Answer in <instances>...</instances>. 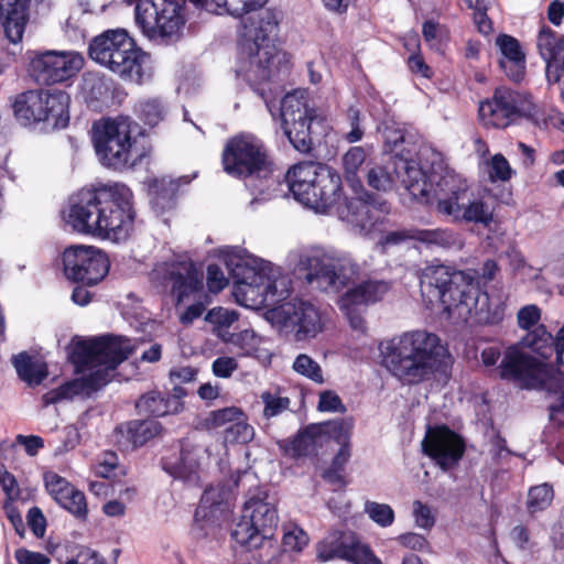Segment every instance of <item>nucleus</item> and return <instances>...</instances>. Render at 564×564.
Wrapping results in <instances>:
<instances>
[{"mask_svg":"<svg viewBox=\"0 0 564 564\" xmlns=\"http://www.w3.org/2000/svg\"><path fill=\"white\" fill-rule=\"evenodd\" d=\"M297 265L306 271V280L316 282L321 288L339 292V310L347 317L350 327L359 333L366 332L364 313L367 306L377 303L390 290L383 280L368 279L358 282L360 267L347 252L332 248L311 247L299 253Z\"/></svg>","mask_w":564,"mask_h":564,"instance_id":"1","label":"nucleus"},{"mask_svg":"<svg viewBox=\"0 0 564 564\" xmlns=\"http://www.w3.org/2000/svg\"><path fill=\"white\" fill-rule=\"evenodd\" d=\"M208 12L241 17V56L237 75L251 85L274 77L285 55L275 45L279 19L271 9L261 8L268 0H188Z\"/></svg>","mask_w":564,"mask_h":564,"instance_id":"2","label":"nucleus"},{"mask_svg":"<svg viewBox=\"0 0 564 564\" xmlns=\"http://www.w3.org/2000/svg\"><path fill=\"white\" fill-rule=\"evenodd\" d=\"M421 295L430 304H441L448 317L468 324H498L505 305L491 300L476 284L475 272L438 264L426 267L421 274Z\"/></svg>","mask_w":564,"mask_h":564,"instance_id":"3","label":"nucleus"},{"mask_svg":"<svg viewBox=\"0 0 564 564\" xmlns=\"http://www.w3.org/2000/svg\"><path fill=\"white\" fill-rule=\"evenodd\" d=\"M64 218L75 232L123 241L133 229L132 193L124 185L110 193L82 189L69 198Z\"/></svg>","mask_w":564,"mask_h":564,"instance_id":"4","label":"nucleus"},{"mask_svg":"<svg viewBox=\"0 0 564 564\" xmlns=\"http://www.w3.org/2000/svg\"><path fill=\"white\" fill-rule=\"evenodd\" d=\"M133 350L130 339L120 336H105L99 339L78 341L72 352L80 378L68 381L44 395L46 404L72 400L89 394L107 384L119 364Z\"/></svg>","mask_w":564,"mask_h":564,"instance_id":"5","label":"nucleus"},{"mask_svg":"<svg viewBox=\"0 0 564 564\" xmlns=\"http://www.w3.org/2000/svg\"><path fill=\"white\" fill-rule=\"evenodd\" d=\"M223 257L234 279L232 295L241 306L261 310L289 296L290 279L271 262L238 247H227Z\"/></svg>","mask_w":564,"mask_h":564,"instance_id":"6","label":"nucleus"},{"mask_svg":"<svg viewBox=\"0 0 564 564\" xmlns=\"http://www.w3.org/2000/svg\"><path fill=\"white\" fill-rule=\"evenodd\" d=\"M381 351L386 367L408 384L446 378L452 367V357L441 339L424 330L405 333Z\"/></svg>","mask_w":564,"mask_h":564,"instance_id":"7","label":"nucleus"},{"mask_svg":"<svg viewBox=\"0 0 564 564\" xmlns=\"http://www.w3.org/2000/svg\"><path fill=\"white\" fill-rule=\"evenodd\" d=\"M436 212L452 221L479 224L488 227L494 220V207L481 195H473L467 181L451 170H445L431 195Z\"/></svg>","mask_w":564,"mask_h":564,"instance_id":"8","label":"nucleus"},{"mask_svg":"<svg viewBox=\"0 0 564 564\" xmlns=\"http://www.w3.org/2000/svg\"><path fill=\"white\" fill-rule=\"evenodd\" d=\"M88 53L93 61L124 80L141 84L149 77L145 53L137 47L123 29L107 30L95 36Z\"/></svg>","mask_w":564,"mask_h":564,"instance_id":"9","label":"nucleus"},{"mask_svg":"<svg viewBox=\"0 0 564 564\" xmlns=\"http://www.w3.org/2000/svg\"><path fill=\"white\" fill-rule=\"evenodd\" d=\"M93 141L102 165L122 171L141 164L149 149L132 137V122L128 118L104 119L93 127Z\"/></svg>","mask_w":564,"mask_h":564,"instance_id":"10","label":"nucleus"},{"mask_svg":"<svg viewBox=\"0 0 564 564\" xmlns=\"http://www.w3.org/2000/svg\"><path fill=\"white\" fill-rule=\"evenodd\" d=\"M285 178L294 198L317 213L327 212L340 198V175L325 164L297 163L289 169Z\"/></svg>","mask_w":564,"mask_h":564,"instance_id":"11","label":"nucleus"},{"mask_svg":"<svg viewBox=\"0 0 564 564\" xmlns=\"http://www.w3.org/2000/svg\"><path fill=\"white\" fill-rule=\"evenodd\" d=\"M500 376L527 389H542L555 394L551 413L564 412V377L555 373L543 361L518 348L507 349L500 364Z\"/></svg>","mask_w":564,"mask_h":564,"instance_id":"12","label":"nucleus"},{"mask_svg":"<svg viewBox=\"0 0 564 564\" xmlns=\"http://www.w3.org/2000/svg\"><path fill=\"white\" fill-rule=\"evenodd\" d=\"M279 517L275 503L263 490L249 496L232 531L234 540L248 549H259L273 538Z\"/></svg>","mask_w":564,"mask_h":564,"instance_id":"13","label":"nucleus"},{"mask_svg":"<svg viewBox=\"0 0 564 564\" xmlns=\"http://www.w3.org/2000/svg\"><path fill=\"white\" fill-rule=\"evenodd\" d=\"M69 96L58 89H36L20 94L13 104L17 120L23 126L47 122L64 128L69 120Z\"/></svg>","mask_w":564,"mask_h":564,"instance_id":"14","label":"nucleus"},{"mask_svg":"<svg viewBox=\"0 0 564 564\" xmlns=\"http://www.w3.org/2000/svg\"><path fill=\"white\" fill-rule=\"evenodd\" d=\"M135 22L150 40L175 41L185 25L182 0H140Z\"/></svg>","mask_w":564,"mask_h":564,"instance_id":"15","label":"nucleus"},{"mask_svg":"<svg viewBox=\"0 0 564 564\" xmlns=\"http://www.w3.org/2000/svg\"><path fill=\"white\" fill-rule=\"evenodd\" d=\"M223 165L226 173L236 177H267L271 172L263 143L251 134H240L227 142Z\"/></svg>","mask_w":564,"mask_h":564,"instance_id":"16","label":"nucleus"},{"mask_svg":"<svg viewBox=\"0 0 564 564\" xmlns=\"http://www.w3.org/2000/svg\"><path fill=\"white\" fill-rule=\"evenodd\" d=\"M282 128L291 144L300 152L312 148L311 126L317 118L308 106L304 91L295 90L284 96L281 102Z\"/></svg>","mask_w":564,"mask_h":564,"instance_id":"17","label":"nucleus"},{"mask_svg":"<svg viewBox=\"0 0 564 564\" xmlns=\"http://www.w3.org/2000/svg\"><path fill=\"white\" fill-rule=\"evenodd\" d=\"M202 272L185 256H174L159 262L150 273L152 282L164 288L171 286L178 302L202 291Z\"/></svg>","mask_w":564,"mask_h":564,"instance_id":"18","label":"nucleus"},{"mask_svg":"<svg viewBox=\"0 0 564 564\" xmlns=\"http://www.w3.org/2000/svg\"><path fill=\"white\" fill-rule=\"evenodd\" d=\"M64 273L67 279L95 285L102 281L109 271V260L93 246H73L63 252Z\"/></svg>","mask_w":564,"mask_h":564,"instance_id":"19","label":"nucleus"},{"mask_svg":"<svg viewBox=\"0 0 564 564\" xmlns=\"http://www.w3.org/2000/svg\"><path fill=\"white\" fill-rule=\"evenodd\" d=\"M84 66V57L75 51H45L30 62V72L40 83L53 85L74 77Z\"/></svg>","mask_w":564,"mask_h":564,"instance_id":"20","label":"nucleus"},{"mask_svg":"<svg viewBox=\"0 0 564 564\" xmlns=\"http://www.w3.org/2000/svg\"><path fill=\"white\" fill-rule=\"evenodd\" d=\"M316 556L321 562L340 558L354 564H382L369 546L361 543L352 532L329 533L317 543Z\"/></svg>","mask_w":564,"mask_h":564,"instance_id":"21","label":"nucleus"},{"mask_svg":"<svg viewBox=\"0 0 564 564\" xmlns=\"http://www.w3.org/2000/svg\"><path fill=\"white\" fill-rule=\"evenodd\" d=\"M525 104V98L518 91L499 87L491 99L480 104L479 117L485 126L507 128L527 110Z\"/></svg>","mask_w":564,"mask_h":564,"instance_id":"22","label":"nucleus"},{"mask_svg":"<svg viewBox=\"0 0 564 564\" xmlns=\"http://www.w3.org/2000/svg\"><path fill=\"white\" fill-rule=\"evenodd\" d=\"M424 454L443 470L455 467L465 452L463 438L445 426L430 427L422 441Z\"/></svg>","mask_w":564,"mask_h":564,"instance_id":"23","label":"nucleus"},{"mask_svg":"<svg viewBox=\"0 0 564 564\" xmlns=\"http://www.w3.org/2000/svg\"><path fill=\"white\" fill-rule=\"evenodd\" d=\"M275 314L285 327L294 329L297 340L315 337L323 328L318 310L308 302L285 303L275 311Z\"/></svg>","mask_w":564,"mask_h":564,"instance_id":"24","label":"nucleus"},{"mask_svg":"<svg viewBox=\"0 0 564 564\" xmlns=\"http://www.w3.org/2000/svg\"><path fill=\"white\" fill-rule=\"evenodd\" d=\"M51 0H0V23L12 44L22 41L31 7L50 6Z\"/></svg>","mask_w":564,"mask_h":564,"instance_id":"25","label":"nucleus"},{"mask_svg":"<svg viewBox=\"0 0 564 564\" xmlns=\"http://www.w3.org/2000/svg\"><path fill=\"white\" fill-rule=\"evenodd\" d=\"M394 170L401 177L406 191L420 202L431 204V195L442 173L433 171L430 175L414 160L399 158L394 162Z\"/></svg>","mask_w":564,"mask_h":564,"instance_id":"26","label":"nucleus"},{"mask_svg":"<svg viewBox=\"0 0 564 564\" xmlns=\"http://www.w3.org/2000/svg\"><path fill=\"white\" fill-rule=\"evenodd\" d=\"M370 195L365 197L350 198L347 204L348 221L357 227L362 235H370L377 230L379 224L383 219V215L388 213L384 203L377 207L369 202Z\"/></svg>","mask_w":564,"mask_h":564,"instance_id":"27","label":"nucleus"},{"mask_svg":"<svg viewBox=\"0 0 564 564\" xmlns=\"http://www.w3.org/2000/svg\"><path fill=\"white\" fill-rule=\"evenodd\" d=\"M501 57L499 65L508 78L520 82L525 75V53L520 42L508 34H500L496 39Z\"/></svg>","mask_w":564,"mask_h":564,"instance_id":"28","label":"nucleus"},{"mask_svg":"<svg viewBox=\"0 0 564 564\" xmlns=\"http://www.w3.org/2000/svg\"><path fill=\"white\" fill-rule=\"evenodd\" d=\"M228 491L223 486L209 487L200 498L195 512L196 521L215 523L225 518L229 511Z\"/></svg>","mask_w":564,"mask_h":564,"instance_id":"29","label":"nucleus"},{"mask_svg":"<svg viewBox=\"0 0 564 564\" xmlns=\"http://www.w3.org/2000/svg\"><path fill=\"white\" fill-rule=\"evenodd\" d=\"M540 55L545 61L549 74L557 77L558 61L564 55V34L557 37L547 26H542L536 39Z\"/></svg>","mask_w":564,"mask_h":564,"instance_id":"30","label":"nucleus"},{"mask_svg":"<svg viewBox=\"0 0 564 564\" xmlns=\"http://www.w3.org/2000/svg\"><path fill=\"white\" fill-rule=\"evenodd\" d=\"M414 240L429 248L460 250L464 247L462 235L449 228L414 229Z\"/></svg>","mask_w":564,"mask_h":564,"instance_id":"31","label":"nucleus"},{"mask_svg":"<svg viewBox=\"0 0 564 564\" xmlns=\"http://www.w3.org/2000/svg\"><path fill=\"white\" fill-rule=\"evenodd\" d=\"M137 408L143 414L164 416L182 411L183 402L177 399H169L167 395L159 391H151L139 399Z\"/></svg>","mask_w":564,"mask_h":564,"instance_id":"32","label":"nucleus"},{"mask_svg":"<svg viewBox=\"0 0 564 564\" xmlns=\"http://www.w3.org/2000/svg\"><path fill=\"white\" fill-rule=\"evenodd\" d=\"M162 465L172 477L186 480L198 468L197 454L194 449L181 448L178 455L163 457Z\"/></svg>","mask_w":564,"mask_h":564,"instance_id":"33","label":"nucleus"},{"mask_svg":"<svg viewBox=\"0 0 564 564\" xmlns=\"http://www.w3.org/2000/svg\"><path fill=\"white\" fill-rule=\"evenodd\" d=\"M326 440L324 427L321 424H313L300 432L291 443V451L294 456H306L314 454Z\"/></svg>","mask_w":564,"mask_h":564,"instance_id":"34","label":"nucleus"},{"mask_svg":"<svg viewBox=\"0 0 564 564\" xmlns=\"http://www.w3.org/2000/svg\"><path fill=\"white\" fill-rule=\"evenodd\" d=\"M19 377L29 384H40L47 377L46 364L22 352L13 358Z\"/></svg>","mask_w":564,"mask_h":564,"instance_id":"35","label":"nucleus"},{"mask_svg":"<svg viewBox=\"0 0 564 564\" xmlns=\"http://www.w3.org/2000/svg\"><path fill=\"white\" fill-rule=\"evenodd\" d=\"M80 91L88 105L106 99L109 95L107 80L97 73H87L83 76Z\"/></svg>","mask_w":564,"mask_h":564,"instance_id":"36","label":"nucleus"},{"mask_svg":"<svg viewBox=\"0 0 564 564\" xmlns=\"http://www.w3.org/2000/svg\"><path fill=\"white\" fill-rule=\"evenodd\" d=\"M260 399L263 404L262 415L265 420L279 416L290 409L291 400L279 387L261 392Z\"/></svg>","mask_w":564,"mask_h":564,"instance_id":"37","label":"nucleus"},{"mask_svg":"<svg viewBox=\"0 0 564 564\" xmlns=\"http://www.w3.org/2000/svg\"><path fill=\"white\" fill-rule=\"evenodd\" d=\"M282 531V549L285 553L299 554L310 543L308 534L294 522L284 523Z\"/></svg>","mask_w":564,"mask_h":564,"instance_id":"38","label":"nucleus"},{"mask_svg":"<svg viewBox=\"0 0 564 564\" xmlns=\"http://www.w3.org/2000/svg\"><path fill=\"white\" fill-rule=\"evenodd\" d=\"M161 430V424L155 420L134 421L128 426V437L133 447H138L159 435Z\"/></svg>","mask_w":564,"mask_h":564,"instance_id":"39","label":"nucleus"},{"mask_svg":"<svg viewBox=\"0 0 564 564\" xmlns=\"http://www.w3.org/2000/svg\"><path fill=\"white\" fill-rule=\"evenodd\" d=\"M254 435L256 432L253 426L247 422V417L242 412L241 419H238L234 424H230L225 429L224 441L229 444H246L251 442Z\"/></svg>","mask_w":564,"mask_h":564,"instance_id":"40","label":"nucleus"},{"mask_svg":"<svg viewBox=\"0 0 564 564\" xmlns=\"http://www.w3.org/2000/svg\"><path fill=\"white\" fill-rule=\"evenodd\" d=\"M553 487L547 484H541L531 487L528 492L527 507L531 513L545 510L553 501Z\"/></svg>","mask_w":564,"mask_h":564,"instance_id":"41","label":"nucleus"},{"mask_svg":"<svg viewBox=\"0 0 564 564\" xmlns=\"http://www.w3.org/2000/svg\"><path fill=\"white\" fill-rule=\"evenodd\" d=\"M366 158L367 151L360 145L351 147L344 153L341 164L345 176L348 181L355 184L357 173L365 163Z\"/></svg>","mask_w":564,"mask_h":564,"instance_id":"42","label":"nucleus"},{"mask_svg":"<svg viewBox=\"0 0 564 564\" xmlns=\"http://www.w3.org/2000/svg\"><path fill=\"white\" fill-rule=\"evenodd\" d=\"M394 165L389 169L388 166L375 165L367 173V183L370 187L377 191L387 192L393 187L394 184Z\"/></svg>","mask_w":564,"mask_h":564,"instance_id":"43","label":"nucleus"},{"mask_svg":"<svg viewBox=\"0 0 564 564\" xmlns=\"http://www.w3.org/2000/svg\"><path fill=\"white\" fill-rule=\"evenodd\" d=\"M293 370L314 381L315 383H324L323 370L317 361L306 354H300L292 365Z\"/></svg>","mask_w":564,"mask_h":564,"instance_id":"44","label":"nucleus"},{"mask_svg":"<svg viewBox=\"0 0 564 564\" xmlns=\"http://www.w3.org/2000/svg\"><path fill=\"white\" fill-rule=\"evenodd\" d=\"M221 337L224 340L237 346L242 351L241 355L243 356L253 355L261 343V338L252 329H245L237 334H231L229 338H226L224 335H221Z\"/></svg>","mask_w":564,"mask_h":564,"instance_id":"45","label":"nucleus"},{"mask_svg":"<svg viewBox=\"0 0 564 564\" xmlns=\"http://www.w3.org/2000/svg\"><path fill=\"white\" fill-rule=\"evenodd\" d=\"M553 341L552 335L545 329L544 326H538L532 333L528 334L523 344L532 350L540 354L543 358L549 357L551 351V344Z\"/></svg>","mask_w":564,"mask_h":564,"instance_id":"46","label":"nucleus"},{"mask_svg":"<svg viewBox=\"0 0 564 564\" xmlns=\"http://www.w3.org/2000/svg\"><path fill=\"white\" fill-rule=\"evenodd\" d=\"M364 510L375 523L382 528L390 527L394 521V511L387 503L366 501Z\"/></svg>","mask_w":564,"mask_h":564,"instance_id":"47","label":"nucleus"},{"mask_svg":"<svg viewBox=\"0 0 564 564\" xmlns=\"http://www.w3.org/2000/svg\"><path fill=\"white\" fill-rule=\"evenodd\" d=\"M488 166V175L491 182H508L516 174L508 160L500 153L490 159Z\"/></svg>","mask_w":564,"mask_h":564,"instance_id":"48","label":"nucleus"},{"mask_svg":"<svg viewBox=\"0 0 564 564\" xmlns=\"http://www.w3.org/2000/svg\"><path fill=\"white\" fill-rule=\"evenodd\" d=\"M321 425L324 427L325 436L326 434H330L338 444L349 443L354 427V421L351 417L338 419Z\"/></svg>","mask_w":564,"mask_h":564,"instance_id":"49","label":"nucleus"},{"mask_svg":"<svg viewBox=\"0 0 564 564\" xmlns=\"http://www.w3.org/2000/svg\"><path fill=\"white\" fill-rule=\"evenodd\" d=\"M56 502L77 517H85L87 513L85 496L74 487Z\"/></svg>","mask_w":564,"mask_h":564,"instance_id":"50","label":"nucleus"},{"mask_svg":"<svg viewBox=\"0 0 564 564\" xmlns=\"http://www.w3.org/2000/svg\"><path fill=\"white\" fill-rule=\"evenodd\" d=\"M346 118L349 130L343 134V139L348 143L359 142L365 134L360 111L354 107H350L347 110Z\"/></svg>","mask_w":564,"mask_h":564,"instance_id":"51","label":"nucleus"},{"mask_svg":"<svg viewBox=\"0 0 564 564\" xmlns=\"http://www.w3.org/2000/svg\"><path fill=\"white\" fill-rule=\"evenodd\" d=\"M45 488L55 501L69 492L73 486L55 471H45L43 475Z\"/></svg>","mask_w":564,"mask_h":564,"instance_id":"52","label":"nucleus"},{"mask_svg":"<svg viewBox=\"0 0 564 564\" xmlns=\"http://www.w3.org/2000/svg\"><path fill=\"white\" fill-rule=\"evenodd\" d=\"M241 415L242 411L239 408L229 406L210 412L207 417V423L210 427L217 429L225 426L226 429L238 419H241Z\"/></svg>","mask_w":564,"mask_h":564,"instance_id":"53","label":"nucleus"},{"mask_svg":"<svg viewBox=\"0 0 564 564\" xmlns=\"http://www.w3.org/2000/svg\"><path fill=\"white\" fill-rule=\"evenodd\" d=\"M412 516L417 528L431 530L434 527L435 516L431 506L420 500H414L412 503Z\"/></svg>","mask_w":564,"mask_h":564,"instance_id":"54","label":"nucleus"},{"mask_svg":"<svg viewBox=\"0 0 564 564\" xmlns=\"http://www.w3.org/2000/svg\"><path fill=\"white\" fill-rule=\"evenodd\" d=\"M238 319V313L225 307H214L205 316V321L220 328L230 327Z\"/></svg>","mask_w":564,"mask_h":564,"instance_id":"55","label":"nucleus"},{"mask_svg":"<svg viewBox=\"0 0 564 564\" xmlns=\"http://www.w3.org/2000/svg\"><path fill=\"white\" fill-rule=\"evenodd\" d=\"M140 116L150 126L158 124L164 116V107L158 99H149L139 105Z\"/></svg>","mask_w":564,"mask_h":564,"instance_id":"56","label":"nucleus"},{"mask_svg":"<svg viewBox=\"0 0 564 564\" xmlns=\"http://www.w3.org/2000/svg\"><path fill=\"white\" fill-rule=\"evenodd\" d=\"M414 229H402L389 231L379 240V246L383 252L389 251L392 247L399 246L408 240H414Z\"/></svg>","mask_w":564,"mask_h":564,"instance_id":"57","label":"nucleus"},{"mask_svg":"<svg viewBox=\"0 0 564 564\" xmlns=\"http://www.w3.org/2000/svg\"><path fill=\"white\" fill-rule=\"evenodd\" d=\"M318 410L323 412H345L346 408L341 399L334 391L327 390L319 394Z\"/></svg>","mask_w":564,"mask_h":564,"instance_id":"58","label":"nucleus"},{"mask_svg":"<svg viewBox=\"0 0 564 564\" xmlns=\"http://www.w3.org/2000/svg\"><path fill=\"white\" fill-rule=\"evenodd\" d=\"M401 545L416 552H430V543L425 536L415 532H408L398 538Z\"/></svg>","mask_w":564,"mask_h":564,"instance_id":"59","label":"nucleus"},{"mask_svg":"<svg viewBox=\"0 0 564 564\" xmlns=\"http://www.w3.org/2000/svg\"><path fill=\"white\" fill-rule=\"evenodd\" d=\"M422 34L425 42L434 47L446 35V28L438 22L429 20L423 23Z\"/></svg>","mask_w":564,"mask_h":564,"instance_id":"60","label":"nucleus"},{"mask_svg":"<svg viewBox=\"0 0 564 564\" xmlns=\"http://www.w3.org/2000/svg\"><path fill=\"white\" fill-rule=\"evenodd\" d=\"M238 369V362L232 357H218L213 361V373L218 378H229Z\"/></svg>","mask_w":564,"mask_h":564,"instance_id":"61","label":"nucleus"},{"mask_svg":"<svg viewBox=\"0 0 564 564\" xmlns=\"http://www.w3.org/2000/svg\"><path fill=\"white\" fill-rule=\"evenodd\" d=\"M540 308L536 305H527L518 313V323L521 328L529 329L540 319Z\"/></svg>","mask_w":564,"mask_h":564,"instance_id":"62","label":"nucleus"},{"mask_svg":"<svg viewBox=\"0 0 564 564\" xmlns=\"http://www.w3.org/2000/svg\"><path fill=\"white\" fill-rule=\"evenodd\" d=\"M207 285L212 292H219L227 285V279L216 264L207 267Z\"/></svg>","mask_w":564,"mask_h":564,"instance_id":"63","label":"nucleus"},{"mask_svg":"<svg viewBox=\"0 0 564 564\" xmlns=\"http://www.w3.org/2000/svg\"><path fill=\"white\" fill-rule=\"evenodd\" d=\"M15 560L19 564H50L51 562L50 557L45 554L25 549L15 551Z\"/></svg>","mask_w":564,"mask_h":564,"instance_id":"64","label":"nucleus"}]
</instances>
